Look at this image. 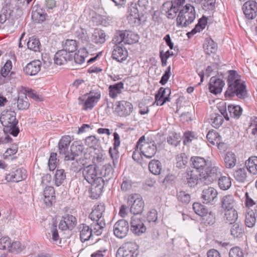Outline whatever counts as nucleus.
<instances>
[{
	"label": "nucleus",
	"mask_w": 257,
	"mask_h": 257,
	"mask_svg": "<svg viewBox=\"0 0 257 257\" xmlns=\"http://www.w3.org/2000/svg\"><path fill=\"white\" fill-rule=\"evenodd\" d=\"M227 77V88L224 96L226 98L231 99L236 97L240 99H244L248 96L246 86L241 80V76L235 70H229Z\"/></svg>",
	"instance_id": "nucleus-1"
},
{
	"label": "nucleus",
	"mask_w": 257,
	"mask_h": 257,
	"mask_svg": "<svg viewBox=\"0 0 257 257\" xmlns=\"http://www.w3.org/2000/svg\"><path fill=\"white\" fill-rule=\"evenodd\" d=\"M98 167L96 165H89L83 168V176L91 184L90 197L98 198L102 193L104 179L99 177Z\"/></svg>",
	"instance_id": "nucleus-2"
},
{
	"label": "nucleus",
	"mask_w": 257,
	"mask_h": 257,
	"mask_svg": "<svg viewBox=\"0 0 257 257\" xmlns=\"http://www.w3.org/2000/svg\"><path fill=\"white\" fill-rule=\"evenodd\" d=\"M16 115L15 111L10 109L4 110L0 117L1 122L4 128L14 137H17L20 132Z\"/></svg>",
	"instance_id": "nucleus-3"
},
{
	"label": "nucleus",
	"mask_w": 257,
	"mask_h": 257,
	"mask_svg": "<svg viewBox=\"0 0 257 257\" xmlns=\"http://www.w3.org/2000/svg\"><path fill=\"white\" fill-rule=\"evenodd\" d=\"M101 98V92L99 89H92L89 93L79 96L78 104L82 106V109L91 110L99 101Z\"/></svg>",
	"instance_id": "nucleus-4"
},
{
	"label": "nucleus",
	"mask_w": 257,
	"mask_h": 257,
	"mask_svg": "<svg viewBox=\"0 0 257 257\" xmlns=\"http://www.w3.org/2000/svg\"><path fill=\"white\" fill-rule=\"evenodd\" d=\"M196 18L194 7L186 4L179 12L176 19L177 26L186 27L191 24Z\"/></svg>",
	"instance_id": "nucleus-5"
},
{
	"label": "nucleus",
	"mask_w": 257,
	"mask_h": 257,
	"mask_svg": "<svg viewBox=\"0 0 257 257\" xmlns=\"http://www.w3.org/2000/svg\"><path fill=\"white\" fill-rule=\"evenodd\" d=\"M136 147L137 149H140L146 158L149 159L154 156L157 150L155 142L154 141L146 142L144 136L139 139Z\"/></svg>",
	"instance_id": "nucleus-6"
},
{
	"label": "nucleus",
	"mask_w": 257,
	"mask_h": 257,
	"mask_svg": "<svg viewBox=\"0 0 257 257\" xmlns=\"http://www.w3.org/2000/svg\"><path fill=\"white\" fill-rule=\"evenodd\" d=\"M185 2V0H172L165 3L163 5V9L166 12L167 17L169 19L175 18Z\"/></svg>",
	"instance_id": "nucleus-7"
},
{
	"label": "nucleus",
	"mask_w": 257,
	"mask_h": 257,
	"mask_svg": "<svg viewBox=\"0 0 257 257\" xmlns=\"http://www.w3.org/2000/svg\"><path fill=\"white\" fill-rule=\"evenodd\" d=\"M71 142V138L69 136L63 137L59 141L58 143L59 153L60 155L64 156L65 160L69 161L73 160L75 158V153H73L71 150L70 153L69 148Z\"/></svg>",
	"instance_id": "nucleus-8"
},
{
	"label": "nucleus",
	"mask_w": 257,
	"mask_h": 257,
	"mask_svg": "<svg viewBox=\"0 0 257 257\" xmlns=\"http://www.w3.org/2000/svg\"><path fill=\"white\" fill-rule=\"evenodd\" d=\"M220 176L221 172L218 167L208 166L200 177L206 183L210 184L217 181Z\"/></svg>",
	"instance_id": "nucleus-9"
},
{
	"label": "nucleus",
	"mask_w": 257,
	"mask_h": 257,
	"mask_svg": "<svg viewBox=\"0 0 257 257\" xmlns=\"http://www.w3.org/2000/svg\"><path fill=\"white\" fill-rule=\"evenodd\" d=\"M131 219V231L133 233L140 236L146 231V227L141 215H133Z\"/></svg>",
	"instance_id": "nucleus-10"
},
{
	"label": "nucleus",
	"mask_w": 257,
	"mask_h": 257,
	"mask_svg": "<svg viewBox=\"0 0 257 257\" xmlns=\"http://www.w3.org/2000/svg\"><path fill=\"white\" fill-rule=\"evenodd\" d=\"M130 201L132 203L130 211L134 215H141L144 209V201L141 196L138 194H133Z\"/></svg>",
	"instance_id": "nucleus-11"
},
{
	"label": "nucleus",
	"mask_w": 257,
	"mask_h": 257,
	"mask_svg": "<svg viewBox=\"0 0 257 257\" xmlns=\"http://www.w3.org/2000/svg\"><path fill=\"white\" fill-rule=\"evenodd\" d=\"M76 218L71 214H66L63 215L59 223V228L61 230H72L77 225Z\"/></svg>",
	"instance_id": "nucleus-12"
},
{
	"label": "nucleus",
	"mask_w": 257,
	"mask_h": 257,
	"mask_svg": "<svg viewBox=\"0 0 257 257\" xmlns=\"http://www.w3.org/2000/svg\"><path fill=\"white\" fill-rule=\"evenodd\" d=\"M190 165L192 167L191 169L198 173L200 175V177L208 166L207 162L204 158L198 156L191 158Z\"/></svg>",
	"instance_id": "nucleus-13"
},
{
	"label": "nucleus",
	"mask_w": 257,
	"mask_h": 257,
	"mask_svg": "<svg viewBox=\"0 0 257 257\" xmlns=\"http://www.w3.org/2000/svg\"><path fill=\"white\" fill-rule=\"evenodd\" d=\"M128 232V223L125 219L118 220L113 226L114 235L119 238L125 237Z\"/></svg>",
	"instance_id": "nucleus-14"
},
{
	"label": "nucleus",
	"mask_w": 257,
	"mask_h": 257,
	"mask_svg": "<svg viewBox=\"0 0 257 257\" xmlns=\"http://www.w3.org/2000/svg\"><path fill=\"white\" fill-rule=\"evenodd\" d=\"M200 175L191 168H188L182 177L183 182L190 187H194L198 183Z\"/></svg>",
	"instance_id": "nucleus-15"
},
{
	"label": "nucleus",
	"mask_w": 257,
	"mask_h": 257,
	"mask_svg": "<svg viewBox=\"0 0 257 257\" xmlns=\"http://www.w3.org/2000/svg\"><path fill=\"white\" fill-rule=\"evenodd\" d=\"M242 9L246 18L248 20L253 19L257 16V3L254 1L246 2Z\"/></svg>",
	"instance_id": "nucleus-16"
},
{
	"label": "nucleus",
	"mask_w": 257,
	"mask_h": 257,
	"mask_svg": "<svg viewBox=\"0 0 257 257\" xmlns=\"http://www.w3.org/2000/svg\"><path fill=\"white\" fill-rule=\"evenodd\" d=\"M217 195V191L213 187H208L204 189L201 194L203 203L213 204L216 201Z\"/></svg>",
	"instance_id": "nucleus-17"
},
{
	"label": "nucleus",
	"mask_w": 257,
	"mask_h": 257,
	"mask_svg": "<svg viewBox=\"0 0 257 257\" xmlns=\"http://www.w3.org/2000/svg\"><path fill=\"white\" fill-rule=\"evenodd\" d=\"M171 89L169 87H161L155 95V101L157 105L161 106L166 101H170Z\"/></svg>",
	"instance_id": "nucleus-18"
},
{
	"label": "nucleus",
	"mask_w": 257,
	"mask_h": 257,
	"mask_svg": "<svg viewBox=\"0 0 257 257\" xmlns=\"http://www.w3.org/2000/svg\"><path fill=\"white\" fill-rule=\"evenodd\" d=\"M27 178V171L23 168L17 169L8 174L6 180L8 182H19Z\"/></svg>",
	"instance_id": "nucleus-19"
},
{
	"label": "nucleus",
	"mask_w": 257,
	"mask_h": 257,
	"mask_svg": "<svg viewBox=\"0 0 257 257\" xmlns=\"http://www.w3.org/2000/svg\"><path fill=\"white\" fill-rule=\"evenodd\" d=\"M225 85L224 81L216 77H212L209 83V89L211 93L217 94L220 93Z\"/></svg>",
	"instance_id": "nucleus-20"
},
{
	"label": "nucleus",
	"mask_w": 257,
	"mask_h": 257,
	"mask_svg": "<svg viewBox=\"0 0 257 257\" xmlns=\"http://www.w3.org/2000/svg\"><path fill=\"white\" fill-rule=\"evenodd\" d=\"M105 209L103 203H100L97 205H95L89 215V218L93 221H98L100 219H104L102 215L105 212Z\"/></svg>",
	"instance_id": "nucleus-21"
},
{
	"label": "nucleus",
	"mask_w": 257,
	"mask_h": 257,
	"mask_svg": "<svg viewBox=\"0 0 257 257\" xmlns=\"http://www.w3.org/2000/svg\"><path fill=\"white\" fill-rule=\"evenodd\" d=\"M80 239L82 242L89 240L93 237V233L89 226L85 223L79 225Z\"/></svg>",
	"instance_id": "nucleus-22"
},
{
	"label": "nucleus",
	"mask_w": 257,
	"mask_h": 257,
	"mask_svg": "<svg viewBox=\"0 0 257 257\" xmlns=\"http://www.w3.org/2000/svg\"><path fill=\"white\" fill-rule=\"evenodd\" d=\"M220 114H215L211 118V124L216 128H219L222 124L224 120L223 117L226 120H229V117L227 114L226 109H220Z\"/></svg>",
	"instance_id": "nucleus-23"
},
{
	"label": "nucleus",
	"mask_w": 257,
	"mask_h": 257,
	"mask_svg": "<svg viewBox=\"0 0 257 257\" xmlns=\"http://www.w3.org/2000/svg\"><path fill=\"white\" fill-rule=\"evenodd\" d=\"M46 18L45 11L38 5H35L33 8L32 12V19L33 21L37 23L43 22Z\"/></svg>",
	"instance_id": "nucleus-24"
},
{
	"label": "nucleus",
	"mask_w": 257,
	"mask_h": 257,
	"mask_svg": "<svg viewBox=\"0 0 257 257\" xmlns=\"http://www.w3.org/2000/svg\"><path fill=\"white\" fill-rule=\"evenodd\" d=\"M132 4L130 7V24L134 26H139L141 24V17L139 13L138 8L136 7V4L133 6Z\"/></svg>",
	"instance_id": "nucleus-25"
},
{
	"label": "nucleus",
	"mask_w": 257,
	"mask_h": 257,
	"mask_svg": "<svg viewBox=\"0 0 257 257\" xmlns=\"http://www.w3.org/2000/svg\"><path fill=\"white\" fill-rule=\"evenodd\" d=\"M44 201L46 205L51 206L55 202V190L53 187L47 186L43 191Z\"/></svg>",
	"instance_id": "nucleus-26"
},
{
	"label": "nucleus",
	"mask_w": 257,
	"mask_h": 257,
	"mask_svg": "<svg viewBox=\"0 0 257 257\" xmlns=\"http://www.w3.org/2000/svg\"><path fill=\"white\" fill-rule=\"evenodd\" d=\"M221 207L224 210L235 209L236 202L232 195L223 196L221 200Z\"/></svg>",
	"instance_id": "nucleus-27"
},
{
	"label": "nucleus",
	"mask_w": 257,
	"mask_h": 257,
	"mask_svg": "<svg viewBox=\"0 0 257 257\" xmlns=\"http://www.w3.org/2000/svg\"><path fill=\"white\" fill-rule=\"evenodd\" d=\"M112 56L113 59L118 62H121L125 60L128 56V52L125 48L117 46L112 52Z\"/></svg>",
	"instance_id": "nucleus-28"
},
{
	"label": "nucleus",
	"mask_w": 257,
	"mask_h": 257,
	"mask_svg": "<svg viewBox=\"0 0 257 257\" xmlns=\"http://www.w3.org/2000/svg\"><path fill=\"white\" fill-rule=\"evenodd\" d=\"M99 177L104 179V183H107L108 181L112 178L113 176V171L112 166L110 164L104 165L99 172Z\"/></svg>",
	"instance_id": "nucleus-29"
},
{
	"label": "nucleus",
	"mask_w": 257,
	"mask_h": 257,
	"mask_svg": "<svg viewBox=\"0 0 257 257\" xmlns=\"http://www.w3.org/2000/svg\"><path fill=\"white\" fill-rule=\"evenodd\" d=\"M204 51L207 55L215 54L217 50V44L211 38L205 39L203 45Z\"/></svg>",
	"instance_id": "nucleus-30"
},
{
	"label": "nucleus",
	"mask_w": 257,
	"mask_h": 257,
	"mask_svg": "<svg viewBox=\"0 0 257 257\" xmlns=\"http://www.w3.org/2000/svg\"><path fill=\"white\" fill-rule=\"evenodd\" d=\"M75 156L73 160H70V161H73L71 165V170L74 172H78L83 169L86 161L84 159L80 158L78 155L75 154Z\"/></svg>",
	"instance_id": "nucleus-31"
},
{
	"label": "nucleus",
	"mask_w": 257,
	"mask_h": 257,
	"mask_svg": "<svg viewBox=\"0 0 257 257\" xmlns=\"http://www.w3.org/2000/svg\"><path fill=\"white\" fill-rule=\"evenodd\" d=\"M105 226L104 219H100L98 221H93L89 226L93 234L97 236L101 235L104 227Z\"/></svg>",
	"instance_id": "nucleus-32"
},
{
	"label": "nucleus",
	"mask_w": 257,
	"mask_h": 257,
	"mask_svg": "<svg viewBox=\"0 0 257 257\" xmlns=\"http://www.w3.org/2000/svg\"><path fill=\"white\" fill-rule=\"evenodd\" d=\"M128 106L127 102L126 101L121 100L118 101L115 108V111L121 117L126 116L128 114Z\"/></svg>",
	"instance_id": "nucleus-33"
},
{
	"label": "nucleus",
	"mask_w": 257,
	"mask_h": 257,
	"mask_svg": "<svg viewBox=\"0 0 257 257\" xmlns=\"http://www.w3.org/2000/svg\"><path fill=\"white\" fill-rule=\"evenodd\" d=\"M245 166L247 171L253 174H257V157L251 156L245 161Z\"/></svg>",
	"instance_id": "nucleus-34"
},
{
	"label": "nucleus",
	"mask_w": 257,
	"mask_h": 257,
	"mask_svg": "<svg viewBox=\"0 0 257 257\" xmlns=\"http://www.w3.org/2000/svg\"><path fill=\"white\" fill-rule=\"evenodd\" d=\"M106 35L100 29H95L92 36V41L96 44H101L105 42Z\"/></svg>",
	"instance_id": "nucleus-35"
},
{
	"label": "nucleus",
	"mask_w": 257,
	"mask_h": 257,
	"mask_svg": "<svg viewBox=\"0 0 257 257\" xmlns=\"http://www.w3.org/2000/svg\"><path fill=\"white\" fill-rule=\"evenodd\" d=\"M224 220L226 223L232 224L235 223L238 218V213L236 209L225 210Z\"/></svg>",
	"instance_id": "nucleus-36"
},
{
	"label": "nucleus",
	"mask_w": 257,
	"mask_h": 257,
	"mask_svg": "<svg viewBox=\"0 0 257 257\" xmlns=\"http://www.w3.org/2000/svg\"><path fill=\"white\" fill-rule=\"evenodd\" d=\"M123 84L121 82L110 85L108 87L109 96L112 98H116L117 94L121 93V90L123 88Z\"/></svg>",
	"instance_id": "nucleus-37"
},
{
	"label": "nucleus",
	"mask_w": 257,
	"mask_h": 257,
	"mask_svg": "<svg viewBox=\"0 0 257 257\" xmlns=\"http://www.w3.org/2000/svg\"><path fill=\"white\" fill-rule=\"evenodd\" d=\"M162 169V164L158 160H152L150 162L149 164V169L153 174H160Z\"/></svg>",
	"instance_id": "nucleus-38"
},
{
	"label": "nucleus",
	"mask_w": 257,
	"mask_h": 257,
	"mask_svg": "<svg viewBox=\"0 0 257 257\" xmlns=\"http://www.w3.org/2000/svg\"><path fill=\"white\" fill-rule=\"evenodd\" d=\"M128 34L126 31H119L115 36L113 41L115 43L117 44H121V45L122 46V43L125 44H128Z\"/></svg>",
	"instance_id": "nucleus-39"
},
{
	"label": "nucleus",
	"mask_w": 257,
	"mask_h": 257,
	"mask_svg": "<svg viewBox=\"0 0 257 257\" xmlns=\"http://www.w3.org/2000/svg\"><path fill=\"white\" fill-rule=\"evenodd\" d=\"M78 48V43L75 40L67 39L63 45L64 51L66 53H73Z\"/></svg>",
	"instance_id": "nucleus-40"
},
{
	"label": "nucleus",
	"mask_w": 257,
	"mask_h": 257,
	"mask_svg": "<svg viewBox=\"0 0 257 257\" xmlns=\"http://www.w3.org/2000/svg\"><path fill=\"white\" fill-rule=\"evenodd\" d=\"M231 234L234 237H240L244 233L243 226L239 223H234L230 229Z\"/></svg>",
	"instance_id": "nucleus-41"
},
{
	"label": "nucleus",
	"mask_w": 257,
	"mask_h": 257,
	"mask_svg": "<svg viewBox=\"0 0 257 257\" xmlns=\"http://www.w3.org/2000/svg\"><path fill=\"white\" fill-rule=\"evenodd\" d=\"M227 110L230 116L234 118H238L242 114V109L239 105H229Z\"/></svg>",
	"instance_id": "nucleus-42"
},
{
	"label": "nucleus",
	"mask_w": 257,
	"mask_h": 257,
	"mask_svg": "<svg viewBox=\"0 0 257 257\" xmlns=\"http://www.w3.org/2000/svg\"><path fill=\"white\" fill-rule=\"evenodd\" d=\"M217 180L219 188L223 190H226L231 186V180L228 176H220Z\"/></svg>",
	"instance_id": "nucleus-43"
},
{
	"label": "nucleus",
	"mask_w": 257,
	"mask_h": 257,
	"mask_svg": "<svg viewBox=\"0 0 257 257\" xmlns=\"http://www.w3.org/2000/svg\"><path fill=\"white\" fill-rule=\"evenodd\" d=\"M67 54L64 50L57 52L54 57L55 64H65L67 61Z\"/></svg>",
	"instance_id": "nucleus-44"
},
{
	"label": "nucleus",
	"mask_w": 257,
	"mask_h": 257,
	"mask_svg": "<svg viewBox=\"0 0 257 257\" xmlns=\"http://www.w3.org/2000/svg\"><path fill=\"white\" fill-rule=\"evenodd\" d=\"M176 167L178 168H184L188 161V158L185 153L178 154L176 157Z\"/></svg>",
	"instance_id": "nucleus-45"
},
{
	"label": "nucleus",
	"mask_w": 257,
	"mask_h": 257,
	"mask_svg": "<svg viewBox=\"0 0 257 257\" xmlns=\"http://www.w3.org/2000/svg\"><path fill=\"white\" fill-rule=\"evenodd\" d=\"M40 46L41 44L40 41L34 37L30 38L27 42L28 48L35 52L39 51Z\"/></svg>",
	"instance_id": "nucleus-46"
},
{
	"label": "nucleus",
	"mask_w": 257,
	"mask_h": 257,
	"mask_svg": "<svg viewBox=\"0 0 257 257\" xmlns=\"http://www.w3.org/2000/svg\"><path fill=\"white\" fill-rule=\"evenodd\" d=\"M201 221L206 225L213 224L215 221L214 214L212 212H208L207 211L205 214L201 216Z\"/></svg>",
	"instance_id": "nucleus-47"
},
{
	"label": "nucleus",
	"mask_w": 257,
	"mask_h": 257,
	"mask_svg": "<svg viewBox=\"0 0 257 257\" xmlns=\"http://www.w3.org/2000/svg\"><path fill=\"white\" fill-rule=\"evenodd\" d=\"M86 57L87 52L85 49H80L74 55V59L75 62L77 64H82L85 62V58Z\"/></svg>",
	"instance_id": "nucleus-48"
},
{
	"label": "nucleus",
	"mask_w": 257,
	"mask_h": 257,
	"mask_svg": "<svg viewBox=\"0 0 257 257\" xmlns=\"http://www.w3.org/2000/svg\"><path fill=\"white\" fill-rule=\"evenodd\" d=\"M66 179V174L63 169L57 170L55 174V184L59 186Z\"/></svg>",
	"instance_id": "nucleus-49"
},
{
	"label": "nucleus",
	"mask_w": 257,
	"mask_h": 257,
	"mask_svg": "<svg viewBox=\"0 0 257 257\" xmlns=\"http://www.w3.org/2000/svg\"><path fill=\"white\" fill-rule=\"evenodd\" d=\"M29 105L30 104L26 95L23 94V95H20L19 96L17 101V106L19 109H27L29 108Z\"/></svg>",
	"instance_id": "nucleus-50"
},
{
	"label": "nucleus",
	"mask_w": 257,
	"mask_h": 257,
	"mask_svg": "<svg viewBox=\"0 0 257 257\" xmlns=\"http://www.w3.org/2000/svg\"><path fill=\"white\" fill-rule=\"evenodd\" d=\"M207 139L208 141L211 143L213 145L215 144V142L216 143L218 144L220 140L221 137L218 134V133H217L215 131H210L206 136Z\"/></svg>",
	"instance_id": "nucleus-51"
},
{
	"label": "nucleus",
	"mask_w": 257,
	"mask_h": 257,
	"mask_svg": "<svg viewBox=\"0 0 257 257\" xmlns=\"http://www.w3.org/2000/svg\"><path fill=\"white\" fill-rule=\"evenodd\" d=\"M226 167L228 168L233 167L236 164V158L234 154L227 153L224 158Z\"/></svg>",
	"instance_id": "nucleus-52"
},
{
	"label": "nucleus",
	"mask_w": 257,
	"mask_h": 257,
	"mask_svg": "<svg viewBox=\"0 0 257 257\" xmlns=\"http://www.w3.org/2000/svg\"><path fill=\"white\" fill-rule=\"evenodd\" d=\"M234 177L236 180L244 182L247 177V173L245 168H240L234 173Z\"/></svg>",
	"instance_id": "nucleus-53"
},
{
	"label": "nucleus",
	"mask_w": 257,
	"mask_h": 257,
	"mask_svg": "<svg viewBox=\"0 0 257 257\" xmlns=\"http://www.w3.org/2000/svg\"><path fill=\"white\" fill-rule=\"evenodd\" d=\"M85 144L89 148H96L99 146V140L94 136L87 137L85 139Z\"/></svg>",
	"instance_id": "nucleus-54"
},
{
	"label": "nucleus",
	"mask_w": 257,
	"mask_h": 257,
	"mask_svg": "<svg viewBox=\"0 0 257 257\" xmlns=\"http://www.w3.org/2000/svg\"><path fill=\"white\" fill-rule=\"evenodd\" d=\"M40 67L41 65H26L24 71L27 75H35L40 71Z\"/></svg>",
	"instance_id": "nucleus-55"
},
{
	"label": "nucleus",
	"mask_w": 257,
	"mask_h": 257,
	"mask_svg": "<svg viewBox=\"0 0 257 257\" xmlns=\"http://www.w3.org/2000/svg\"><path fill=\"white\" fill-rule=\"evenodd\" d=\"M116 257H128V243H124L117 250Z\"/></svg>",
	"instance_id": "nucleus-56"
},
{
	"label": "nucleus",
	"mask_w": 257,
	"mask_h": 257,
	"mask_svg": "<svg viewBox=\"0 0 257 257\" xmlns=\"http://www.w3.org/2000/svg\"><path fill=\"white\" fill-rule=\"evenodd\" d=\"M3 62L5 61V64H13L16 63V56L14 52H10L7 53L2 57Z\"/></svg>",
	"instance_id": "nucleus-57"
},
{
	"label": "nucleus",
	"mask_w": 257,
	"mask_h": 257,
	"mask_svg": "<svg viewBox=\"0 0 257 257\" xmlns=\"http://www.w3.org/2000/svg\"><path fill=\"white\" fill-rule=\"evenodd\" d=\"M193 209L195 213L201 217L203 215V214H205L208 211L207 208H206L203 205L198 202L193 203Z\"/></svg>",
	"instance_id": "nucleus-58"
},
{
	"label": "nucleus",
	"mask_w": 257,
	"mask_h": 257,
	"mask_svg": "<svg viewBox=\"0 0 257 257\" xmlns=\"http://www.w3.org/2000/svg\"><path fill=\"white\" fill-rule=\"evenodd\" d=\"M177 197L178 201L184 204L189 203L191 199L190 194L183 191L179 192L177 194Z\"/></svg>",
	"instance_id": "nucleus-59"
},
{
	"label": "nucleus",
	"mask_w": 257,
	"mask_h": 257,
	"mask_svg": "<svg viewBox=\"0 0 257 257\" xmlns=\"http://www.w3.org/2000/svg\"><path fill=\"white\" fill-rule=\"evenodd\" d=\"M256 218L253 212H248L246 215L245 219V223L246 226L248 227H253L255 225Z\"/></svg>",
	"instance_id": "nucleus-60"
},
{
	"label": "nucleus",
	"mask_w": 257,
	"mask_h": 257,
	"mask_svg": "<svg viewBox=\"0 0 257 257\" xmlns=\"http://www.w3.org/2000/svg\"><path fill=\"white\" fill-rule=\"evenodd\" d=\"M196 134L194 132L187 131L184 134L183 143L185 145H188L194 139H197Z\"/></svg>",
	"instance_id": "nucleus-61"
},
{
	"label": "nucleus",
	"mask_w": 257,
	"mask_h": 257,
	"mask_svg": "<svg viewBox=\"0 0 257 257\" xmlns=\"http://www.w3.org/2000/svg\"><path fill=\"white\" fill-rule=\"evenodd\" d=\"M212 71H213V69L212 68V67L209 65L206 69L205 72H204V70L202 69L200 71L199 69H198L197 70V72L198 75L200 77V82L198 84L200 85L201 83L203 82V81L204 80V75H206L207 77L209 76Z\"/></svg>",
	"instance_id": "nucleus-62"
},
{
	"label": "nucleus",
	"mask_w": 257,
	"mask_h": 257,
	"mask_svg": "<svg viewBox=\"0 0 257 257\" xmlns=\"http://www.w3.org/2000/svg\"><path fill=\"white\" fill-rule=\"evenodd\" d=\"M229 257H243L242 249L237 246L231 248L229 252Z\"/></svg>",
	"instance_id": "nucleus-63"
},
{
	"label": "nucleus",
	"mask_w": 257,
	"mask_h": 257,
	"mask_svg": "<svg viewBox=\"0 0 257 257\" xmlns=\"http://www.w3.org/2000/svg\"><path fill=\"white\" fill-rule=\"evenodd\" d=\"M207 23V18L205 16H203L199 19L198 23L195 25V28L200 32L203 30Z\"/></svg>",
	"instance_id": "nucleus-64"
}]
</instances>
